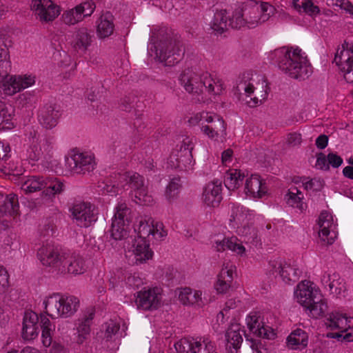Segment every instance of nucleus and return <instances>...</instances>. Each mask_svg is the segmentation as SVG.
<instances>
[{
  "mask_svg": "<svg viewBox=\"0 0 353 353\" xmlns=\"http://www.w3.org/2000/svg\"><path fill=\"white\" fill-rule=\"evenodd\" d=\"M45 314L40 315V325L42 329L41 338L44 346L52 344V325L47 316L52 319H66L72 316L78 310L79 300L72 295L52 293L46 296L43 301Z\"/></svg>",
  "mask_w": 353,
  "mask_h": 353,
  "instance_id": "1",
  "label": "nucleus"
},
{
  "mask_svg": "<svg viewBox=\"0 0 353 353\" xmlns=\"http://www.w3.org/2000/svg\"><path fill=\"white\" fill-rule=\"evenodd\" d=\"M148 49L151 57L168 66L178 63L184 54L180 38L168 29H161L156 37L152 36Z\"/></svg>",
  "mask_w": 353,
  "mask_h": 353,
  "instance_id": "2",
  "label": "nucleus"
},
{
  "mask_svg": "<svg viewBox=\"0 0 353 353\" xmlns=\"http://www.w3.org/2000/svg\"><path fill=\"white\" fill-rule=\"evenodd\" d=\"M180 82L185 91L192 94L196 102H204L206 100L205 92L212 95H217L223 89L221 81L213 79L208 72H197L190 68L182 72Z\"/></svg>",
  "mask_w": 353,
  "mask_h": 353,
  "instance_id": "3",
  "label": "nucleus"
},
{
  "mask_svg": "<svg viewBox=\"0 0 353 353\" xmlns=\"http://www.w3.org/2000/svg\"><path fill=\"white\" fill-rule=\"evenodd\" d=\"M274 54L279 68L290 77L305 80L312 74V65L301 49L282 47L275 50Z\"/></svg>",
  "mask_w": 353,
  "mask_h": 353,
  "instance_id": "4",
  "label": "nucleus"
},
{
  "mask_svg": "<svg viewBox=\"0 0 353 353\" xmlns=\"http://www.w3.org/2000/svg\"><path fill=\"white\" fill-rule=\"evenodd\" d=\"M325 325L331 330H339L337 332L326 333L327 338L335 339L339 341H353L352 332L343 334L353 327V317L347 316L345 314L340 312H332L326 319Z\"/></svg>",
  "mask_w": 353,
  "mask_h": 353,
  "instance_id": "5",
  "label": "nucleus"
},
{
  "mask_svg": "<svg viewBox=\"0 0 353 353\" xmlns=\"http://www.w3.org/2000/svg\"><path fill=\"white\" fill-rule=\"evenodd\" d=\"M132 221V210L127 203L120 202L114 209L112 218L110 233L115 240L125 239L129 231V226Z\"/></svg>",
  "mask_w": 353,
  "mask_h": 353,
  "instance_id": "6",
  "label": "nucleus"
},
{
  "mask_svg": "<svg viewBox=\"0 0 353 353\" xmlns=\"http://www.w3.org/2000/svg\"><path fill=\"white\" fill-rule=\"evenodd\" d=\"M51 150V142L48 138L41 136L35 130L30 132L26 153L30 163L33 165L43 158L46 159Z\"/></svg>",
  "mask_w": 353,
  "mask_h": 353,
  "instance_id": "7",
  "label": "nucleus"
},
{
  "mask_svg": "<svg viewBox=\"0 0 353 353\" xmlns=\"http://www.w3.org/2000/svg\"><path fill=\"white\" fill-rule=\"evenodd\" d=\"M66 253L58 246L47 244L39 249L37 255L43 265L51 268L57 273L64 274L65 268L63 261Z\"/></svg>",
  "mask_w": 353,
  "mask_h": 353,
  "instance_id": "8",
  "label": "nucleus"
},
{
  "mask_svg": "<svg viewBox=\"0 0 353 353\" xmlns=\"http://www.w3.org/2000/svg\"><path fill=\"white\" fill-rule=\"evenodd\" d=\"M194 148L192 139L185 137L180 145H177L172 151L168 164L172 168L186 169L191 165L192 160V151Z\"/></svg>",
  "mask_w": 353,
  "mask_h": 353,
  "instance_id": "9",
  "label": "nucleus"
},
{
  "mask_svg": "<svg viewBox=\"0 0 353 353\" xmlns=\"http://www.w3.org/2000/svg\"><path fill=\"white\" fill-rule=\"evenodd\" d=\"M3 77L2 89L6 95L12 96L35 83L36 77L32 74L8 75V72L1 76Z\"/></svg>",
  "mask_w": 353,
  "mask_h": 353,
  "instance_id": "10",
  "label": "nucleus"
},
{
  "mask_svg": "<svg viewBox=\"0 0 353 353\" xmlns=\"http://www.w3.org/2000/svg\"><path fill=\"white\" fill-rule=\"evenodd\" d=\"M73 219L80 227L88 228L96 222L98 209L89 202H79L74 204L71 209Z\"/></svg>",
  "mask_w": 353,
  "mask_h": 353,
  "instance_id": "11",
  "label": "nucleus"
},
{
  "mask_svg": "<svg viewBox=\"0 0 353 353\" xmlns=\"http://www.w3.org/2000/svg\"><path fill=\"white\" fill-rule=\"evenodd\" d=\"M263 315L260 312H252L246 318V323L250 332L254 336L267 339H273L276 333L273 328L263 321Z\"/></svg>",
  "mask_w": 353,
  "mask_h": 353,
  "instance_id": "12",
  "label": "nucleus"
},
{
  "mask_svg": "<svg viewBox=\"0 0 353 353\" xmlns=\"http://www.w3.org/2000/svg\"><path fill=\"white\" fill-rule=\"evenodd\" d=\"M67 167L74 173L85 174L96 165L94 157L88 152H76L65 160Z\"/></svg>",
  "mask_w": 353,
  "mask_h": 353,
  "instance_id": "13",
  "label": "nucleus"
},
{
  "mask_svg": "<svg viewBox=\"0 0 353 353\" xmlns=\"http://www.w3.org/2000/svg\"><path fill=\"white\" fill-rule=\"evenodd\" d=\"M31 9L41 22L54 21L60 14V8L51 0H32Z\"/></svg>",
  "mask_w": 353,
  "mask_h": 353,
  "instance_id": "14",
  "label": "nucleus"
},
{
  "mask_svg": "<svg viewBox=\"0 0 353 353\" xmlns=\"http://www.w3.org/2000/svg\"><path fill=\"white\" fill-rule=\"evenodd\" d=\"M274 8L268 2H262L259 7L253 8L244 16L245 26L254 28L267 21L274 13Z\"/></svg>",
  "mask_w": 353,
  "mask_h": 353,
  "instance_id": "15",
  "label": "nucleus"
},
{
  "mask_svg": "<svg viewBox=\"0 0 353 353\" xmlns=\"http://www.w3.org/2000/svg\"><path fill=\"white\" fill-rule=\"evenodd\" d=\"M96 8L94 2L88 1L77 5L74 8L64 12L62 14L63 22L67 25H74L85 17H90Z\"/></svg>",
  "mask_w": 353,
  "mask_h": 353,
  "instance_id": "16",
  "label": "nucleus"
},
{
  "mask_svg": "<svg viewBox=\"0 0 353 353\" xmlns=\"http://www.w3.org/2000/svg\"><path fill=\"white\" fill-rule=\"evenodd\" d=\"M201 132L212 139L224 138L226 135V123L219 115L209 112Z\"/></svg>",
  "mask_w": 353,
  "mask_h": 353,
  "instance_id": "17",
  "label": "nucleus"
},
{
  "mask_svg": "<svg viewBox=\"0 0 353 353\" xmlns=\"http://www.w3.org/2000/svg\"><path fill=\"white\" fill-rule=\"evenodd\" d=\"M184 345H188L190 353H218L215 342L208 336L181 341L175 344L176 350L181 352L177 346Z\"/></svg>",
  "mask_w": 353,
  "mask_h": 353,
  "instance_id": "18",
  "label": "nucleus"
},
{
  "mask_svg": "<svg viewBox=\"0 0 353 353\" xmlns=\"http://www.w3.org/2000/svg\"><path fill=\"white\" fill-rule=\"evenodd\" d=\"M318 225L321 239L327 244H332L336 237L332 215L328 212H322L319 218Z\"/></svg>",
  "mask_w": 353,
  "mask_h": 353,
  "instance_id": "19",
  "label": "nucleus"
},
{
  "mask_svg": "<svg viewBox=\"0 0 353 353\" xmlns=\"http://www.w3.org/2000/svg\"><path fill=\"white\" fill-rule=\"evenodd\" d=\"M161 299L159 289L152 288L139 292L135 302L138 308L153 310L158 307Z\"/></svg>",
  "mask_w": 353,
  "mask_h": 353,
  "instance_id": "20",
  "label": "nucleus"
},
{
  "mask_svg": "<svg viewBox=\"0 0 353 353\" xmlns=\"http://www.w3.org/2000/svg\"><path fill=\"white\" fill-rule=\"evenodd\" d=\"M130 179L128 181V186L135 192V197L139 201L144 205H150L153 199L150 195L148 194L147 187L145 185L144 179L142 176L137 172H130Z\"/></svg>",
  "mask_w": 353,
  "mask_h": 353,
  "instance_id": "21",
  "label": "nucleus"
},
{
  "mask_svg": "<svg viewBox=\"0 0 353 353\" xmlns=\"http://www.w3.org/2000/svg\"><path fill=\"white\" fill-rule=\"evenodd\" d=\"M59 106L56 104H46L39 111V121L44 128L52 129L57 125L61 117Z\"/></svg>",
  "mask_w": 353,
  "mask_h": 353,
  "instance_id": "22",
  "label": "nucleus"
},
{
  "mask_svg": "<svg viewBox=\"0 0 353 353\" xmlns=\"http://www.w3.org/2000/svg\"><path fill=\"white\" fill-rule=\"evenodd\" d=\"M222 185L219 180L208 183L204 188L202 199L205 205L215 208L219 205L222 200Z\"/></svg>",
  "mask_w": 353,
  "mask_h": 353,
  "instance_id": "23",
  "label": "nucleus"
},
{
  "mask_svg": "<svg viewBox=\"0 0 353 353\" xmlns=\"http://www.w3.org/2000/svg\"><path fill=\"white\" fill-rule=\"evenodd\" d=\"M128 254L134 255L136 263H143L152 258L153 252L149 248V243L143 238H135L131 246L128 248Z\"/></svg>",
  "mask_w": 353,
  "mask_h": 353,
  "instance_id": "24",
  "label": "nucleus"
},
{
  "mask_svg": "<svg viewBox=\"0 0 353 353\" xmlns=\"http://www.w3.org/2000/svg\"><path fill=\"white\" fill-rule=\"evenodd\" d=\"M39 316L32 311L26 312L23 319L21 336L24 340L30 341L38 336Z\"/></svg>",
  "mask_w": 353,
  "mask_h": 353,
  "instance_id": "25",
  "label": "nucleus"
},
{
  "mask_svg": "<svg viewBox=\"0 0 353 353\" xmlns=\"http://www.w3.org/2000/svg\"><path fill=\"white\" fill-rule=\"evenodd\" d=\"M254 216L252 211L243 205L232 203L230 218V225L234 228L251 222Z\"/></svg>",
  "mask_w": 353,
  "mask_h": 353,
  "instance_id": "26",
  "label": "nucleus"
},
{
  "mask_svg": "<svg viewBox=\"0 0 353 353\" xmlns=\"http://www.w3.org/2000/svg\"><path fill=\"white\" fill-rule=\"evenodd\" d=\"M316 291L320 290L316 288L314 283L305 280L297 285L294 291V296L297 301L305 307L313 299Z\"/></svg>",
  "mask_w": 353,
  "mask_h": 353,
  "instance_id": "27",
  "label": "nucleus"
},
{
  "mask_svg": "<svg viewBox=\"0 0 353 353\" xmlns=\"http://www.w3.org/2000/svg\"><path fill=\"white\" fill-rule=\"evenodd\" d=\"M305 307L309 311L310 316L318 319L323 316L327 312V304L321 291H316L313 299Z\"/></svg>",
  "mask_w": 353,
  "mask_h": 353,
  "instance_id": "28",
  "label": "nucleus"
},
{
  "mask_svg": "<svg viewBox=\"0 0 353 353\" xmlns=\"http://www.w3.org/2000/svg\"><path fill=\"white\" fill-rule=\"evenodd\" d=\"M235 267L229 263H224L218 276L215 288L219 293H225L230 288Z\"/></svg>",
  "mask_w": 353,
  "mask_h": 353,
  "instance_id": "29",
  "label": "nucleus"
},
{
  "mask_svg": "<svg viewBox=\"0 0 353 353\" xmlns=\"http://www.w3.org/2000/svg\"><path fill=\"white\" fill-rule=\"evenodd\" d=\"M225 339L227 341L226 348L229 349L231 353L236 352L243 341L240 324L231 323L226 330Z\"/></svg>",
  "mask_w": 353,
  "mask_h": 353,
  "instance_id": "30",
  "label": "nucleus"
},
{
  "mask_svg": "<svg viewBox=\"0 0 353 353\" xmlns=\"http://www.w3.org/2000/svg\"><path fill=\"white\" fill-rule=\"evenodd\" d=\"M245 192L254 198H261L267 192V188L259 175L252 174L245 180Z\"/></svg>",
  "mask_w": 353,
  "mask_h": 353,
  "instance_id": "31",
  "label": "nucleus"
},
{
  "mask_svg": "<svg viewBox=\"0 0 353 353\" xmlns=\"http://www.w3.org/2000/svg\"><path fill=\"white\" fill-rule=\"evenodd\" d=\"M95 314L94 308H88L83 314V316L78 320L77 330L78 332V343H82L89 335L90 325Z\"/></svg>",
  "mask_w": 353,
  "mask_h": 353,
  "instance_id": "32",
  "label": "nucleus"
},
{
  "mask_svg": "<svg viewBox=\"0 0 353 353\" xmlns=\"http://www.w3.org/2000/svg\"><path fill=\"white\" fill-rule=\"evenodd\" d=\"M113 15L107 12L101 15L96 21L97 34L100 39H105L110 37L114 32V24Z\"/></svg>",
  "mask_w": 353,
  "mask_h": 353,
  "instance_id": "33",
  "label": "nucleus"
},
{
  "mask_svg": "<svg viewBox=\"0 0 353 353\" xmlns=\"http://www.w3.org/2000/svg\"><path fill=\"white\" fill-rule=\"evenodd\" d=\"M307 334L301 329L295 330L287 338V345L292 350H302L307 345Z\"/></svg>",
  "mask_w": 353,
  "mask_h": 353,
  "instance_id": "34",
  "label": "nucleus"
},
{
  "mask_svg": "<svg viewBox=\"0 0 353 353\" xmlns=\"http://www.w3.org/2000/svg\"><path fill=\"white\" fill-rule=\"evenodd\" d=\"M63 263L65 273L80 274L85 270L83 259L79 256L70 255L68 252L66 253Z\"/></svg>",
  "mask_w": 353,
  "mask_h": 353,
  "instance_id": "35",
  "label": "nucleus"
},
{
  "mask_svg": "<svg viewBox=\"0 0 353 353\" xmlns=\"http://www.w3.org/2000/svg\"><path fill=\"white\" fill-rule=\"evenodd\" d=\"M46 186L47 182L43 176H31L22 182L21 188L26 194H30L40 191Z\"/></svg>",
  "mask_w": 353,
  "mask_h": 353,
  "instance_id": "36",
  "label": "nucleus"
},
{
  "mask_svg": "<svg viewBox=\"0 0 353 353\" xmlns=\"http://www.w3.org/2000/svg\"><path fill=\"white\" fill-rule=\"evenodd\" d=\"M18 209V198L16 194H10L6 196L0 194V216L7 213L15 214Z\"/></svg>",
  "mask_w": 353,
  "mask_h": 353,
  "instance_id": "37",
  "label": "nucleus"
},
{
  "mask_svg": "<svg viewBox=\"0 0 353 353\" xmlns=\"http://www.w3.org/2000/svg\"><path fill=\"white\" fill-rule=\"evenodd\" d=\"M321 282L327 285L331 294L339 296L342 294L345 290L344 283L340 280L339 276L337 274H325L321 278Z\"/></svg>",
  "mask_w": 353,
  "mask_h": 353,
  "instance_id": "38",
  "label": "nucleus"
},
{
  "mask_svg": "<svg viewBox=\"0 0 353 353\" xmlns=\"http://www.w3.org/2000/svg\"><path fill=\"white\" fill-rule=\"evenodd\" d=\"M214 245L216 251H225V250H230L236 252L239 254L244 253L245 249L241 244L237 243L236 238L232 237L230 239L223 238L222 240H216Z\"/></svg>",
  "mask_w": 353,
  "mask_h": 353,
  "instance_id": "39",
  "label": "nucleus"
},
{
  "mask_svg": "<svg viewBox=\"0 0 353 353\" xmlns=\"http://www.w3.org/2000/svg\"><path fill=\"white\" fill-rule=\"evenodd\" d=\"M239 235L243 236L244 241L252 245L257 246L260 242L256 230L252 227L250 223L234 228Z\"/></svg>",
  "mask_w": 353,
  "mask_h": 353,
  "instance_id": "40",
  "label": "nucleus"
},
{
  "mask_svg": "<svg viewBox=\"0 0 353 353\" xmlns=\"http://www.w3.org/2000/svg\"><path fill=\"white\" fill-rule=\"evenodd\" d=\"M244 178L245 175L241 170H230L225 175L224 183L229 190H234L243 184Z\"/></svg>",
  "mask_w": 353,
  "mask_h": 353,
  "instance_id": "41",
  "label": "nucleus"
},
{
  "mask_svg": "<svg viewBox=\"0 0 353 353\" xmlns=\"http://www.w3.org/2000/svg\"><path fill=\"white\" fill-rule=\"evenodd\" d=\"M230 27L229 16L225 10L217 11L214 16L211 28L218 33H223Z\"/></svg>",
  "mask_w": 353,
  "mask_h": 353,
  "instance_id": "42",
  "label": "nucleus"
},
{
  "mask_svg": "<svg viewBox=\"0 0 353 353\" xmlns=\"http://www.w3.org/2000/svg\"><path fill=\"white\" fill-rule=\"evenodd\" d=\"M153 219L148 216H141L138 224L134 226V232L137 233V238H150L152 228Z\"/></svg>",
  "mask_w": 353,
  "mask_h": 353,
  "instance_id": "43",
  "label": "nucleus"
},
{
  "mask_svg": "<svg viewBox=\"0 0 353 353\" xmlns=\"http://www.w3.org/2000/svg\"><path fill=\"white\" fill-rule=\"evenodd\" d=\"M303 199V194L296 187H291L285 196V200L289 205L299 208L301 211L305 207Z\"/></svg>",
  "mask_w": 353,
  "mask_h": 353,
  "instance_id": "44",
  "label": "nucleus"
},
{
  "mask_svg": "<svg viewBox=\"0 0 353 353\" xmlns=\"http://www.w3.org/2000/svg\"><path fill=\"white\" fill-rule=\"evenodd\" d=\"M334 61L336 64H340L342 61L353 63V43L345 41L341 48L337 50Z\"/></svg>",
  "mask_w": 353,
  "mask_h": 353,
  "instance_id": "45",
  "label": "nucleus"
},
{
  "mask_svg": "<svg viewBox=\"0 0 353 353\" xmlns=\"http://www.w3.org/2000/svg\"><path fill=\"white\" fill-rule=\"evenodd\" d=\"M11 148L8 143L0 141V171L4 174H10V159Z\"/></svg>",
  "mask_w": 353,
  "mask_h": 353,
  "instance_id": "46",
  "label": "nucleus"
},
{
  "mask_svg": "<svg viewBox=\"0 0 353 353\" xmlns=\"http://www.w3.org/2000/svg\"><path fill=\"white\" fill-rule=\"evenodd\" d=\"M92 37L87 28H79L76 34L74 48L79 50L85 51L91 44Z\"/></svg>",
  "mask_w": 353,
  "mask_h": 353,
  "instance_id": "47",
  "label": "nucleus"
},
{
  "mask_svg": "<svg viewBox=\"0 0 353 353\" xmlns=\"http://www.w3.org/2000/svg\"><path fill=\"white\" fill-rule=\"evenodd\" d=\"M201 295L202 293L200 291L185 288L181 291L179 299L184 305H193L201 301Z\"/></svg>",
  "mask_w": 353,
  "mask_h": 353,
  "instance_id": "48",
  "label": "nucleus"
},
{
  "mask_svg": "<svg viewBox=\"0 0 353 353\" xmlns=\"http://www.w3.org/2000/svg\"><path fill=\"white\" fill-rule=\"evenodd\" d=\"M13 112L11 106L7 107L3 103L0 104V130L11 129L14 127Z\"/></svg>",
  "mask_w": 353,
  "mask_h": 353,
  "instance_id": "49",
  "label": "nucleus"
},
{
  "mask_svg": "<svg viewBox=\"0 0 353 353\" xmlns=\"http://www.w3.org/2000/svg\"><path fill=\"white\" fill-rule=\"evenodd\" d=\"M282 270H283L280 271V276L286 283L290 282H296L301 274V271L299 268L288 263H284V266Z\"/></svg>",
  "mask_w": 353,
  "mask_h": 353,
  "instance_id": "50",
  "label": "nucleus"
},
{
  "mask_svg": "<svg viewBox=\"0 0 353 353\" xmlns=\"http://www.w3.org/2000/svg\"><path fill=\"white\" fill-rule=\"evenodd\" d=\"M236 93L241 94L243 92L250 97L251 94L254 93V88L253 84L250 82V74H243L236 81L235 87Z\"/></svg>",
  "mask_w": 353,
  "mask_h": 353,
  "instance_id": "51",
  "label": "nucleus"
},
{
  "mask_svg": "<svg viewBox=\"0 0 353 353\" xmlns=\"http://www.w3.org/2000/svg\"><path fill=\"white\" fill-rule=\"evenodd\" d=\"M293 5L299 12L307 13L310 16L316 15L320 12L319 8L314 5L313 0H293Z\"/></svg>",
  "mask_w": 353,
  "mask_h": 353,
  "instance_id": "52",
  "label": "nucleus"
},
{
  "mask_svg": "<svg viewBox=\"0 0 353 353\" xmlns=\"http://www.w3.org/2000/svg\"><path fill=\"white\" fill-rule=\"evenodd\" d=\"M130 172L123 173H113L110 175L112 179V182L115 183V185L119 191L120 190L125 189L128 186V181L130 179Z\"/></svg>",
  "mask_w": 353,
  "mask_h": 353,
  "instance_id": "53",
  "label": "nucleus"
},
{
  "mask_svg": "<svg viewBox=\"0 0 353 353\" xmlns=\"http://www.w3.org/2000/svg\"><path fill=\"white\" fill-rule=\"evenodd\" d=\"M181 188L180 179H172L166 188L165 196L170 201L174 200L179 194Z\"/></svg>",
  "mask_w": 353,
  "mask_h": 353,
  "instance_id": "54",
  "label": "nucleus"
},
{
  "mask_svg": "<svg viewBox=\"0 0 353 353\" xmlns=\"http://www.w3.org/2000/svg\"><path fill=\"white\" fill-rule=\"evenodd\" d=\"M229 20L230 27L232 28L239 29L245 26L244 14L242 12V10L241 9L235 10L232 17H229Z\"/></svg>",
  "mask_w": 353,
  "mask_h": 353,
  "instance_id": "55",
  "label": "nucleus"
},
{
  "mask_svg": "<svg viewBox=\"0 0 353 353\" xmlns=\"http://www.w3.org/2000/svg\"><path fill=\"white\" fill-rule=\"evenodd\" d=\"M167 235L168 232L164 230L163 224L153 220L150 237L157 241H163Z\"/></svg>",
  "mask_w": 353,
  "mask_h": 353,
  "instance_id": "56",
  "label": "nucleus"
},
{
  "mask_svg": "<svg viewBox=\"0 0 353 353\" xmlns=\"http://www.w3.org/2000/svg\"><path fill=\"white\" fill-rule=\"evenodd\" d=\"M284 264L279 259L270 260L268 263L267 268V274L270 277H276L277 275H280V271L283 270Z\"/></svg>",
  "mask_w": 353,
  "mask_h": 353,
  "instance_id": "57",
  "label": "nucleus"
},
{
  "mask_svg": "<svg viewBox=\"0 0 353 353\" xmlns=\"http://www.w3.org/2000/svg\"><path fill=\"white\" fill-rule=\"evenodd\" d=\"M9 54L6 48L0 45V77L8 72L10 68V62L8 61Z\"/></svg>",
  "mask_w": 353,
  "mask_h": 353,
  "instance_id": "58",
  "label": "nucleus"
},
{
  "mask_svg": "<svg viewBox=\"0 0 353 353\" xmlns=\"http://www.w3.org/2000/svg\"><path fill=\"white\" fill-rule=\"evenodd\" d=\"M112 179L110 176L109 178L106 179L105 182H101L98 188H99V191L101 192L103 194H111L114 195L119 192L115 183L112 182Z\"/></svg>",
  "mask_w": 353,
  "mask_h": 353,
  "instance_id": "59",
  "label": "nucleus"
},
{
  "mask_svg": "<svg viewBox=\"0 0 353 353\" xmlns=\"http://www.w3.org/2000/svg\"><path fill=\"white\" fill-rule=\"evenodd\" d=\"M341 72L343 74L344 79L347 83H353V63L346 61H342L340 64H336Z\"/></svg>",
  "mask_w": 353,
  "mask_h": 353,
  "instance_id": "60",
  "label": "nucleus"
},
{
  "mask_svg": "<svg viewBox=\"0 0 353 353\" xmlns=\"http://www.w3.org/2000/svg\"><path fill=\"white\" fill-rule=\"evenodd\" d=\"M109 152L112 154H122L126 149V145L119 137L112 138L108 144Z\"/></svg>",
  "mask_w": 353,
  "mask_h": 353,
  "instance_id": "61",
  "label": "nucleus"
},
{
  "mask_svg": "<svg viewBox=\"0 0 353 353\" xmlns=\"http://www.w3.org/2000/svg\"><path fill=\"white\" fill-rule=\"evenodd\" d=\"M47 188L45 191L46 195H54L57 194H60L64 190V185L63 183L55 179L54 181H51L49 185L47 184Z\"/></svg>",
  "mask_w": 353,
  "mask_h": 353,
  "instance_id": "62",
  "label": "nucleus"
},
{
  "mask_svg": "<svg viewBox=\"0 0 353 353\" xmlns=\"http://www.w3.org/2000/svg\"><path fill=\"white\" fill-rule=\"evenodd\" d=\"M208 114V112L204 111L196 113L188 119V122L192 125H199L201 129L205 124Z\"/></svg>",
  "mask_w": 353,
  "mask_h": 353,
  "instance_id": "63",
  "label": "nucleus"
},
{
  "mask_svg": "<svg viewBox=\"0 0 353 353\" xmlns=\"http://www.w3.org/2000/svg\"><path fill=\"white\" fill-rule=\"evenodd\" d=\"M135 97L134 96H125L121 99L120 108L123 111H130L134 106Z\"/></svg>",
  "mask_w": 353,
  "mask_h": 353,
  "instance_id": "64",
  "label": "nucleus"
}]
</instances>
